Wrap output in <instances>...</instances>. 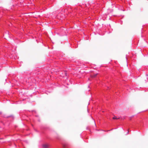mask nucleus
<instances>
[{
    "mask_svg": "<svg viewBox=\"0 0 148 148\" xmlns=\"http://www.w3.org/2000/svg\"><path fill=\"white\" fill-rule=\"evenodd\" d=\"M65 74L66 76H67V73L66 72L65 73Z\"/></svg>",
    "mask_w": 148,
    "mask_h": 148,
    "instance_id": "nucleus-5",
    "label": "nucleus"
},
{
    "mask_svg": "<svg viewBox=\"0 0 148 148\" xmlns=\"http://www.w3.org/2000/svg\"><path fill=\"white\" fill-rule=\"evenodd\" d=\"M97 73L94 74L93 75H92L91 76L92 77H95L97 75Z\"/></svg>",
    "mask_w": 148,
    "mask_h": 148,
    "instance_id": "nucleus-3",
    "label": "nucleus"
},
{
    "mask_svg": "<svg viewBox=\"0 0 148 148\" xmlns=\"http://www.w3.org/2000/svg\"><path fill=\"white\" fill-rule=\"evenodd\" d=\"M67 145L66 144H64L63 145V147L64 148H66L67 147Z\"/></svg>",
    "mask_w": 148,
    "mask_h": 148,
    "instance_id": "nucleus-2",
    "label": "nucleus"
},
{
    "mask_svg": "<svg viewBox=\"0 0 148 148\" xmlns=\"http://www.w3.org/2000/svg\"><path fill=\"white\" fill-rule=\"evenodd\" d=\"M43 148H48L49 147V145L48 144H43L42 145Z\"/></svg>",
    "mask_w": 148,
    "mask_h": 148,
    "instance_id": "nucleus-1",
    "label": "nucleus"
},
{
    "mask_svg": "<svg viewBox=\"0 0 148 148\" xmlns=\"http://www.w3.org/2000/svg\"><path fill=\"white\" fill-rule=\"evenodd\" d=\"M113 119H119V118H117L116 116H114V117H113Z\"/></svg>",
    "mask_w": 148,
    "mask_h": 148,
    "instance_id": "nucleus-4",
    "label": "nucleus"
},
{
    "mask_svg": "<svg viewBox=\"0 0 148 148\" xmlns=\"http://www.w3.org/2000/svg\"><path fill=\"white\" fill-rule=\"evenodd\" d=\"M147 75L148 76V75Z\"/></svg>",
    "mask_w": 148,
    "mask_h": 148,
    "instance_id": "nucleus-6",
    "label": "nucleus"
}]
</instances>
